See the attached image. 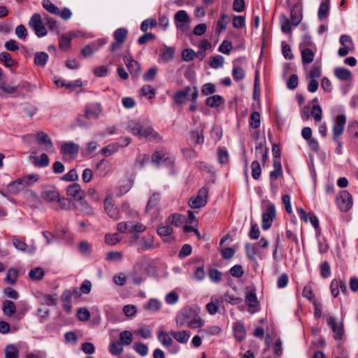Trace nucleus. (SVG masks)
<instances>
[{
    "label": "nucleus",
    "mask_w": 358,
    "mask_h": 358,
    "mask_svg": "<svg viewBox=\"0 0 358 358\" xmlns=\"http://www.w3.org/2000/svg\"><path fill=\"white\" fill-rule=\"evenodd\" d=\"M176 322L179 327L187 326L192 329L201 327L203 324L197 310L190 307H185L182 309L177 314Z\"/></svg>",
    "instance_id": "f257e3e1"
},
{
    "label": "nucleus",
    "mask_w": 358,
    "mask_h": 358,
    "mask_svg": "<svg viewBox=\"0 0 358 358\" xmlns=\"http://www.w3.org/2000/svg\"><path fill=\"white\" fill-rule=\"evenodd\" d=\"M128 130L138 138H145L150 141H160L159 134L148 124L141 121H130L128 124Z\"/></svg>",
    "instance_id": "f03ea898"
},
{
    "label": "nucleus",
    "mask_w": 358,
    "mask_h": 358,
    "mask_svg": "<svg viewBox=\"0 0 358 358\" xmlns=\"http://www.w3.org/2000/svg\"><path fill=\"white\" fill-rule=\"evenodd\" d=\"M39 178L40 176L38 174H30L10 183L9 188L13 192H18L22 188L32 186L38 181Z\"/></svg>",
    "instance_id": "7ed1b4c3"
},
{
    "label": "nucleus",
    "mask_w": 358,
    "mask_h": 358,
    "mask_svg": "<svg viewBox=\"0 0 358 358\" xmlns=\"http://www.w3.org/2000/svg\"><path fill=\"white\" fill-rule=\"evenodd\" d=\"M147 271V266L143 263L139 262L134 266L132 271L128 275V278L133 284L139 285L145 280Z\"/></svg>",
    "instance_id": "20e7f679"
},
{
    "label": "nucleus",
    "mask_w": 358,
    "mask_h": 358,
    "mask_svg": "<svg viewBox=\"0 0 358 358\" xmlns=\"http://www.w3.org/2000/svg\"><path fill=\"white\" fill-rule=\"evenodd\" d=\"M176 28L182 33H187L189 29L190 18L185 10H178L174 15Z\"/></svg>",
    "instance_id": "39448f33"
},
{
    "label": "nucleus",
    "mask_w": 358,
    "mask_h": 358,
    "mask_svg": "<svg viewBox=\"0 0 358 358\" xmlns=\"http://www.w3.org/2000/svg\"><path fill=\"white\" fill-rule=\"evenodd\" d=\"M29 27L35 31L38 37H43L47 34V30L43 24L42 17L40 14L34 13L29 21Z\"/></svg>",
    "instance_id": "423d86ee"
},
{
    "label": "nucleus",
    "mask_w": 358,
    "mask_h": 358,
    "mask_svg": "<svg viewBox=\"0 0 358 358\" xmlns=\"http://www.w3.org/2000/svg\"><path fill=\"white\" fill-rule=\"evenodd\" d=\"M327 322L334 332V338L336 340H341L344 334L343 321L337 322L334 316L329 315L327 317Z\"/></svg>",
    "instance_id": "0eeeda50"
},
{
    "label": "nucleus",
    "mask_w": 358,
    "mask_h": 358,
    "mask_svg": "<svg viewBox=\"0 0 358 358\" xmlns=\"http://www.w3.org/2000/svg\"><path fill=\"white\" fill-rule=\"evenodd\" d=\"M336 203L341 211L347 212L352 206V195L348 191H341L336 199Z\"/></svg>",
    "instance_id": "6e6552de"
},
{
    "label": "nucleus",
    "mask_w": 358,
    "mask_h": 358,
    "mask_svg": "<svg viewBox=\"0 0 358 358\" xmlns=\"http://www.w3.org/2000/svg\"><path fill=\"white\" fill-rule=\"evenodd\" d=\"M276 216L275 205L269 203L266 210L262 213V227L264 230L268 229Z\"/></svg>",
    "instance_id": "1a4fd4ad"
},
{
    "label": "nucleus",
    "mask_w": 358,
    "mask_h": 358,
    "mask_svg": "<svg viewBox=\"0 0 358 358\" xmlns=\"http://www.w3.org/2000/svg\"><path fill=\"white\" fill-rule=\"evenodd\" d=\"M208 189L206 187H202L199 189L198 194L194 198L189 200V206L192 208H199L204 206L207 203Z\"/></svg>",
    "instance_id": "9d476101"
},
{
    "label": "nucleus",
    "mask_w": 358,
    "mask_h": 358,
    "mask_svg": "<svg viewBox=\"0 0 358 358\" xmlns=\"http://www.w3.org/2000/svg\"><path fill=\"white\" fill-rule=\"evenodd\" d=\"M12 243L13 246L17 250L32 255L36 252L34 245H28L25 241L16 236H12Z\"/></svg>",
    "instance_id": "9b49d317"
},
{
    "label": "nucleus",
    "mask_w": 358,
    "mask_h": 358,
    "mask_svg": "<svg viewBox=\"0 0 358 358\" xmlns=\"http://www.w3.org/2000/svg\"><path fill=\"white\" fill-rule=\"evenodd\" d=\"M36 140L38 143L43 146L44 150L49 152H55L53 143L46 133L38 131L36 134Z\"/></svg>",
    "instance_id": "f8f14e48"
},
{
    "label": "nucleus",
    "mask_w": 358,
    "mask_h": 358,
    "mask_svg": "<svg viewBox=\"0 0 358 358\" xmlns=\"http://www.w3.org/2000/svg\"><path fill=\"white\" fill-rule=\"evenodd\" d=\"M273 170L270 173V180L272 190L275 193L277 188L274 187L273 181L282 175V169L281 163L277 157H275L273 161Z\"/></svg>",
    "instance_id": "ddd939ff"
},
{
    "label": "nucleus",
    "mask_w": 358,
    "mask_h": 358,
    "mask_svg": "<svg viewBox=\"0 0 358 358\" xmlns=\"http://www.w3.org/2000/svg\"><path fill=\"white\" fill-rule=\"evenodd\" d=\"M345 122L346 117L345 115H338L336 117L333 127V139L336 140V137H339L342 135Z\"/></svg>",
    "instance_id": "4468645a"
},
{
    "label": "nucleus",
    "mask_w": 358,
    "mask_h": 358,
    "mask_svg": "<svg viewBox=\"0 0 358 358\" xmlns=\"http://www.w3.org/2000/svg\"><path fill=\"white\" fill-rule=\"evenodd\" d=\"M79 148V145L73 142H64L61 145V153L71 157H76L78 153Z\"/></svg>",
    "instance_id": "2eb2a0df"
},
{
    "label": "nucleus",
    "mask_w": 358,
    "mask_h": 358,
    "mask_svg": "<svg viewBox=\"0 0 358 358\" xmlns=\"http://www.w3.org/2000/svg\"><path fill=\"white\" fill-rule=\"evenodd\" d=\"M66 194L74 200L78 201L84 196V192L81 189L80 185L78 183H73L66 188Z\"/></svg>",
    "instance_id": "dca6fc26"
},
{
    "label": "nucleus",
    "mask_w": 358,
    "mask_h": 358,
    "mask_svg": "<svg viewBox=\"0 0 358 358\" xmlns=\"http://www.w3.org/2000/svg\"><path fill=\"white\" fill-rule=\"evenodd\" d=\"M123 59L126 66L130 71V73L135 76H138L141 72V66L138 62L127 55L124 56Z\"/></svg>",
    "instance_id": "f3484780"
},
{
    "label": "nucleus",
    "mask_w": 358,
    "mask_h": 358,
    "mask_svg": "<svg viewBox=\"0 0 358 358\" xmlns=\"http://www.w3.org/2000/svg\"><path fill=\"white\" fill-rule=\"evenodd\" d=\"M301 55V62L305 70H307V65L313 62L315 58V52L311 48L300 49Z\"/></svg>",
    "instance_id": "a211bd4d"
},
{
    "label": "nucleus",
    "mask_w": 358,
    "mask_h": 358,
    "mask_svg": "<svg viewBox=\"0 0 358 358\" xmlns=\"http://www.w3.org/2000/svg\"><path fill=\"white\" fill-rule=\"evenodd\" d=\"M290 17L294 27L298 26L302 20V9L299 4H295L291 10Z\"/></svg>",
    "instance_id": "6ab92c4d"
},
{
    "label": "nucleus",
    "mask_w": 358,
    "mask_h": 358,
    "mask_svg": "<svg viewBox=\"0 0 358 358\" xmlns=\"http://www.w3.org/2000/svg\"><path fill=\"white\" fill-rule=\"evenodd\" d=\"M160 196L157 193L152 194L148 202L145 211L146 213H155L158 210V204Z\"/></svg>",
    "instance_id": "aec40b11"
},
{
    "label": "nucleus",
    "mask_w": 358,
    "mask_h": 358,
    "mask_svg": "<svg viewBox=\"0 0 358 358\" xmlns=\"http://www.w3.org/2000/svg\"><path fill=\"white\" fill-rule=\"evenodd\" d=\"M171 335L180 343H186L190 338V332L189 331H171Z\"/></svg>",
    "instance_id": "412c9836"
},
{
    "label": "nucleus",
    "mask_w": 358,
    "mask_h": 358,
    "mask_svg": "<svg viewBox=\"0 0 358 358\" xmlns=\"http://www.w3.org/2000/svg\"><path fill=\"white\" fill-rule=\"evenodd\" d=\"M229 22V16L227 14H222L217 22L215 33L220 34L223 30L226 29Z\"/></svg>",
    "instance_id": "4be33fe9"
},
{
    "label": "nucleus",
    "mask_w": 358,
    "mask_h": 358,
    "mask_svg": "<svg viewBox=\"0 0 358 358\" xmlns=\"http://www.w3.org/2000/svg\"><path fill=\"white\" fill-rule=\"evenodd\" d=\"M191 91V87H186L185 89L177 92L174 95V101L176 103L180 105L183 104Z\"/></svg>",
    "instance_id": "5701e85b"
},
{
    "label": "nucleus",
    "mask_w": 358,
    "mask_h": 358,
    "mask_svg": "<svg viewBox=\"0 0 358 358\" xmlns=\"http://www.w3.org/2000/svg\"><path fill=\"white\" fill-rule=\"evenodd\" d=\"M224 102V99L218 94L210 96L206 99V104L210 108H217L223 105Z\"/></svg>",
    "instance_id": "b1692460"
},
{
    "label": "nucleus",
    "mask_w": 358,
    "mask_h": 358,
    "mask_svg": "<svg viewBox=\"0 0 358 358\" xmlns=\"http://www.w3.org/2000/svg\"><path fill=\"white\" fill-rule=\"evenodd\" d=\"M61 299L63 303V307L67 312H70L72 308L71 305V299H72V292L69 289H66L63 292Z\"/></svg>",
    "instance_id": "393cba45"
},
{
    "label": "nucleus",
    "mask_w": 358,
    "mask_h": 358,
    "mask_svg": "<svg viewBox=\"0 0 358 358\" xmlns=\"http://www.w3.org/2000/svg\"><path fill=\"white\" fill-rule=\"evenodd\" d=\"M30 159L36 166L46 167L50 163L48 156L46 154H42L39 157L31 156Z\"/></svg>",
    "instance_id": "a878e982"
},
{
    "label": "nucleus",
    "mask_w": 358,
    "mask_h": 358,
    "mask_svg": "<svg viewBox=\"0 0 358 358\" xmlns=\"http://www.w3.org/2000/svg\"><path fill=\"white\" fill-rule=\"evenodd\" d=\"M280 24L281 30L285 34H290L292 32V20H289L285 15L282 14L280 17Z\"/></svg>",
    "instance_id": "bb28decb"
},
{
    "label": "nucleus",
    "mask_w": 358,
    "mask_h": 358,
    "mask_svg": "<svg viewBox=\"0 0 358 358\" xmlns=\"http://www.w3.org/2000/svg\"><path fill=\"white\" fill-rule=\"evenodd\" d=\"M43 199L50 203H56L59 200V194L56 189H47L43 192Z\"/></svg>",
    "instance_id": "cd10ccee"
},
{
    "label": "nucleus",
    "mask_w": 358,
    "mask_h": 358,
    "mask_svg": "<svg viewBox=\"0 0 358 358\" xmlns=\"http://www.w3.org/2000/svg\"><path fill=\"white\" fill-rule=\"evenodd\" d=\"M18 87L0 82V96L11 95L17 92Z\"/></svg>",
    "instance_id": "c85d7f7f"
},
{
    "label": "nucleus",
    "mask_w": 358,
    "mask_h": 358,
    "mask_svg": "<svg viewBox=\"0 0 358 358\" xmlns=\"http://www.w3.org/2000/svg\"><path fill=\"white\" fill-rule=\"evenodd\" d=\"M334 74L337 78L341 80H350L352 77V73L346 68H336L334 70Z\"/></svg>",
    "instance_id": "c756f323"
},
{
    "label": "nucleus",
    "mask_w": 358,
    "mask_h": 358,
    "mask_svg": "<svg viewBox=\"0 0 358 358\" xmlns=\"http://www.w3.org/2000/svg\"><path fill=\"white\" fill-rule=\"evenodd\" d=\"M171 336H172L170 333L169 334L164 331H159L158 333V340L165 348L171 347V345L173 344Z\"/></svg>",
    "instance_id": "7c9ffc66"
},
{
    "label": "nucleus",
    "mask_w": 358,
    "mask_h": 358,
    "mask_svg": "<svg viewBox=\"0 0 358 358\" xmlns=\"http://www.w3.org/2000/svg\"><path fill=\"white\" fill-rule=\"evenodd\" d=\"M74 36H76L74 33L63 35L59 41V48L63 50H67L70 48L71 41Z\"/></svg>",
    "instance_id": "2f4dec72"
},
{
    "label": "nucleus",
    "mask_w": 358,
    "mask_h": 358,
    "mask_svg": "<svg viewBox=\"0 0 358 358\" xmlns=\"http://www.w3.org/2000/svg\"><path fill=\"white\" fill-rule=\"evenodd\" d=\"M2 311L6 316H12L16 311L15 303L9 300H6L2 304Z\"/></svg>",
    "instance_id": "473e14b6"
},
{
    "label": "nucleus",
    "mask_w": 358,
    "mask_h": 358,
    "mask_svg": "<svg viewBox=\"0 0 358 358\" xmlns=\"http://www.w3.org/2000/svg\"><path fill=\"white\" fill-rule=\"evenodd\" d=\"M234 336L238 341H242L245 337V330L244 326L239 322H236L233 327Z\"/></svg>",
    "instance_id": "72a5a7b5"
},
{
    "label": "nucleus",
    "mask_w": 358,
    "mask_h": 358,
    "mask_svg": "<svg viewBox=\"0 0 358 358\" xmlns=\"http://www.w3.org/2000/svg\"><path fill=\"white\" fill-rule=\"evenodd\" d=\"M49 56L45 52H38L34 56V64L37 66L44 67L48 60Z\"/></svg>",
    "instance_id": "f704fd0d"
},
{
    "label": "nucleus",
    "mask_w": 358,
    "mask_h": 358,
    "mask_svg": "<svg viewBox=\"0 0 358 358\" xmlns=\"http://www.w3.org/2000/svg\"><path fill=\"white\" fill-rule=\"evenodd\" d=\"M105 210L107 214L114 220H117L120 218L119 213L117 208L108 200L104 202Z\"/></svg>",
    "instance_id": "c9c22d12"
},
{
    "label": "nucleus",
    "mask_w": 358,
    "mask_h": 358,
    "mask_svg": "<svg viewBox=\"0 0 358 358\" xmlns=\"http://www.w3.org/2000/svg\"><path fill=\"white\" fill-rule=\"evenodd\" d=\"M199 332L201 334L202 336H211L220 334L221 329L217 325H212L199 330Z\"/></svg>",
    "instance_id": "e433bc0d"
},
{
    "label": "nucleus",
    "mask_w": 358,
    "mask_h": 358,
    "mask_svg": "<svg viewBox=\"0 0 358 358\" xmlns=\"http://www.w3.org/2000/svg\"><path fill=\"white\" fill-rule=\"evenodd\" d=\"M154 238L150 235L144 236L138 243L140 248L143 250H149L152 248Z\"/></svg>",
    "instance_id": "4c0bfd02"
},
{
    "label": "nucleus",
    "mask_w": 358,
    "mask_h": 358,
    "mask_svg": "<svg viewBox=\"0 0 358 358\" xmlns=\"http://www.w3.org/2000/svg\"><path fill=\"white\" fill-rule=\"evenodd\" d=\"M76 208L78 210L86 215H91L93 212L92 208L83 198L78 201Z\"/></svg>",
    "instance_id": "58836bf2"
},
{
    "label": "nucleus",
    "mask_w": 358,
    "mask_h": 358,
    "mask_svg": "<svg viewBox=\"0 0 358 358\" xmlns=\"http://www.w3.org/2000/svg\"><path fill=\"white\" fill-rule=\"evenodd\" d=\"M5 358H18L19 350L14 344L6 345L4 350Z\"/></svg>",
    "instance_id": "ea45409f"
},
{
    "label": "nucleus",
    "mask_w": 358,
    "mask_h": 358,
    "mask_svg": "<svg viewBox=\"0 0 358 358\" xmlns=\"http://www.w3.org/2000/svg\"><path fill=\"white\" fill-rule=\"evenodd\" d=\"M183 217L181 215L173 214L166 219V223L171 226L180 227L183 223Z\"/></svg>",
    "instance_id": "a19ab883"
},
{
    "label": "nucleus",
    "mask_w": 358,
    "mask_h": 358,
    "mask_svg": "<svg viewBox=\"0 0 358 358\" xmlns=\"http://www.w3.org/2000/svg\"><path fill=\"white\" fill-rule=\"evenodd\" d=\"M257 245L256 244H246L245 245V252L248 257L252 260L255 261L256 259V255H258L259 252L257 250Z\"/></svg>",
    "instance_id": "79ce46f5"
},
{
    "label": "nucleus",
    "mask_w": 358,
    "mask_h": 358,
    "mask_svg": "<svg viewBox=\"0 0 358 358\" xmlns=\"http://www.w3.org/2000/svg\"><path fill=\"white\" fill-rule=\"evenodd\" d=\"M128 34V31L125 28H119L113 34L115 41L124 43Z\"/></svg>",
    "instance_id": "37998d69"
},
{
    "label": "nucleus",
    "mask_w": 358,
    "mask_h": 358,
    "mask_svg": "<svg viewBox=\"0 0 358 358\" xmlns=\"http://www.w3.org/2000/svg\"><path fill=\"white\" fill-rule=\"evenodd\" d=\"M45 275L44 269L41 267H36L29 272V276L31 280H39Z\"/></svg>",
    "instance_id": "c03bdc74"
},
{
    "label": "nucleus",
    "mask_w": 358,
    "mask_h": 358,
    "mask_svg": "<svg viewBox=\"0 0 358 358\" xmlns=\"http://www.w3.org/2000/svg\"><path fill=\"white\" fill-rule=\"evenodd\" d=\"M133 341V335L131 331L124 330L120 334V342L122 345H129Z\"/></svg>",
    "instance_id": "a18cd8bd"
},
{
    "label": "nucleus",
    "mask_w": 358,
    "mask_h": 358,
    "mask_svg": "<svg viewBox=\"0 0 358 358\" xmlns=\"http://www.w3.org/2000/svg\"><path fill=\"white\" fill-rule=\"evenodd\" d=\"M220 303L217 298L213 296L210 302L206 305V309L210 315L216 313L219 309Z\"/></svg>",
    "instance_id": "49530a36"
},
{
    "label": "nucleus",
    "mask_w": 358,
    "mask_h": 358,
    "mask_svg": "<svg viewBox=\"0 0 358 358\" xmlns=\"http://www.w3.org/2000/svg\"><path fill=\"white\" fill-rule=\"evenodd\" d=\"M119 149V145L117 143H111L103 148L101 150V154L108 157L117 152Z\"/></svg>",
    "instance_id": "de8ad7c7"
},
{
    "label": "nucleus",
    "mask_w": 358,
    "mask_h": 358,
    "mask_svg": "<svg viewBox=\"0 0 358 358\" xmlns=\"http://www.w3.org/2000/svg\"><path fill=\"white\" fill-rule=\"evenodd\" d=\"M329 11V6L328 2H322L318 10V18L320 20L326 19L328 17Z\"/></svg>",
    "instance_id": "09e8293b"
},
{
    "label": "nucleus",
    "mask_w": 358,
    "mask_h": 358,
    "mask_svg": "<svg viewBox=\"0 0 358 358\" xmlns=\"http://www.w3.org/2000/svg\"><path fill=\"white\" fill-rule=\"evenodd\" d=\"M217 159L221 164H226L229 162V156L228 151L224 148L217 150Z\"/></svg>",
    "instance_id": "8fccbe9b"
},
{
    "label": "nucleus",
    "mask_w": 358,
    "mask_h": 358,
    "mask_svg": "<svg viewBox=\"0 0 358 358\" xmlns=\"http://www.w3.org/2000/svg\"><path fill=\"white\" fill-rule=\"evenodd\" d=\"M161 302L155 299H150L145 305V308L151 312H156L161 308Z\"/></svg>",
    "instance_id": "3c124183"
},
{
    "label": "nucleus",
    "mask_w": 358,
    "mask_h": 358,
    "mask_svg": "<svg viewBox=\"0 0 358 358\" xmlns=\"http://www.w3.org/2000/svg\"><path fill=\"white\" fill-rule=\"evenodd\" d=\"M308 73L309 79H316L321 76L320 67L317 65H313L310 69L305 70Z\"/></svg>",
    "instance_id": "603ef678"
},
{
    "label": "nucleus",
    "mask_w": 358,
    "mask_h": 358,
    "mask_svg": "<svg viewBox=\"0 0 358 358\" xmlns=\"http://www.w3.org/2000/svg\"><path fill=\"white\" fill-rule=\"evenodd\" d=\"M224 60V59L222 55H216L210 58L209 64L213 69H219L223 66Z\"/></svg>",
    "instance_id": "864d4df0"
},
{
    "label": "nucleus",
    "mask_w": 358,
    "mask_h": 358,
    "mask_svg": "<svg viewBox=\"0 0 358 358\" xmlns=\"http://www.w3.org/2000/svg\"><path fill=\"white\" fill-rule=\"evenodd\" d=\"M157 233L160 236H170L173 233V228L165 222L158 228Z\"/></svg>",
    "instance_id": "5fc2aeb1"
},
{
    "label": "nucleus",
    "mask_w": 358,
    "mask_h": 358,
    "mask_svg": "<svg viewBox=\"0 0 358 358\" xmlns=\"http://www.w3.org/2000/svg\"><path fill=\"white\" fill-rule=\"evenodd\" d=\"M109 351L113 355H120L123 352L122 344L120 342H113L110 344Z\"/></svg>",
    "instance_id": "6e6d98bb"
},
{
    "label": "nucleus",
    "mask_w": 358,
    "mask_h": 358,
    "mask_svg": "<svg viewBox=\"0 0 358 358\" xmlns=\"http://www.w3.org/2000/svg\"><path fill=\"white\" fill-rule=\"evenodd\" d=\"M191 140L195 144H201L203 143L204 137L203 135V131L196 129L193 131L191 134Z\"/></svg>",
    "instance_id": "4d7b16f0"
},
{
    "label": "nucleus",
    "mask_w": 358,
    "mask_h": 358,
    "mask_svg": "<svg viewBox=\"0 0 358 358\" xmlns=\"http://www.w3.org/2000/svg\"><path fill=\"white\" fill-rule=\"evenodd\" d=\"M252 176L254 179L259 178L262 173V169L258 161H253L251 164Z\"/></svg>",
    "instance_id": "13d9d810"
},
{
    "label": "nucleus",
    "mask_w": 358,
    "mask_h": 358,
    "mask_svg": "<svg viewBox=\"0 0 358 358\" xmlns=\"http://www.w3.org/2000/svg\"><path fill=\"white\" fill-rule=\"evenodd\" d=\"M310 113L315 122H319L322 120V111L320 105H314L311 108Z\"/></svg>",
    "instance_id": "bf43d9fd"
},
{
    "label": "nucleus",
    "mask_w": 358,
    "mask_h": 358,
    "mask_svg": "<svg viewBox=\"0 0 358 358\" xmlns=\"http://www.w3.org/2000/svg\"><path fill=\"white\" fill-rule=\"evenodd\" d=\"M134 350L142 357H145L148 354V347L142 343H136L134 345Z\"/></svg>",
    "instance_id": "052dcab7"
},
{
    "label": "nucleus",
    "mask_w": 358,
    "mask_h": 358,
    "mask_svg": "<svg viewBox=\"0 0 358 358\" xmlns=\"http://www.w3.org/2000/svg\"><path fill=\"white\" fill-rule=\"evenodd\" d=\"M245 302L249 307L256 308L258 305L257 296L253 292L248 293L245 296Z\"/></svg>",
    "instance_id": "680f3d73"
},
{
    "label": "nucleus",
    "mask_w": 358,
    "mask_h": 358,
    "mask_svg": "<svg viewBox=\"0 0 358 358\" xmlns=\"http://www.w3.org/2000/svg\"><path fill=\"white\" fill-rule=\"evenodd\" d=\"M43 7L48 12L52 14H58L59 8L52 3L50 0H43L42 3Z\"/></svg>",
    "instance_id": "e2e57ef3"
},
{
    "label": "nucleus",
    "mask_w": 358,
    "mask_h": 358,
    "mask_svg": "<svg viewBox=\"0 0 358 358\" xmlns=\"http://www.w3.org/2000/svg\"><path fill=\"white\" fill-rule=\"evenodd\" d=\"M17 271L15 268H10L6 274V280L8 283L13 285L17 278Z\"/></svg>",
    "instance_id": "0e129e2a"
},
{
    "label": "nucleus",
    "mask_w": 358,
    "mask_h": 358,
    "mask_svg": "<svg viewBox=\"0 0 358 358\" xmlns=\"http://www.w3.org/2000/svg\"><path fill=\"white\" fill-rule=\"evenodd\" d=\"M250 126L254 129H257L260 126V114L259 112L254 111L250 115Z\"/></svg>",
    "instance_id": "69168bd1"
},
{
    "label": "nucleus",
    "mask_w": 358,
    "mask_h": 358,
    "mask_svg": "<svg viewBox=\"0 0 358 358\" xmlns=\"http://www.w3.org/2000/svg\"><path fill=\"white\" fill-rule=\"evenodd\" d=\"M123 259V255L121 252L113 251L106 254V259L111 262H120Z\"/></svg>",
    "instance_id": "338daca9"
},
{
    "label": "nucleus",
    "mask_w": 358,
    "mask_h": 358,
    "mask_svg": "<svg viewBox=\"0 0 358 358\" xmlns=\"http://www.w3.org/2000/svg\"><path fill=\"white\" fill-rule=\"evenodd\" d=\"M132 187V182L129 179L122 180L120 182V192L122 194L127 193Z\"/></svg>",
    "instance_id": "774afa93"
}]
</instances>
